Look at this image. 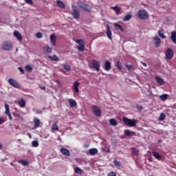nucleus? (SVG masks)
Here are the masks:
<instances>
[{
  "label": "nucleus",
  "mask_w": 176,
  "mask_h": 176,
  "mask_svg": "<svg viewBox=\"0 0 176 176\" xmlns=\"http://www.w3.org/2000/svg\"><path fill=\"white\" fill-rule=\"evenodd\" d=\"M77 5L78 8H80V9L84 12H87V13L91 12V6H89V4H86L82 1H78Z\"/></svg>",
  "instance_id": "nucleus-1"
},
{
  "label": "nucleus",
  "mask_w": 176,
  "mask_h": 176,
  "mask_svg": "<svg viewBox=\"0 0 176 176\" xmlns=\"http://www.w3.org/2000/svg\"><path fill=\"white\" fill-rule=\"evenodd\" d=\"M122 120L126 126H129V127H135L137 126V123H138V121L137 120H131L129 118H127V117H124L122 118Z\"/></svg>",
  "instance_id": "nucleus-2"
},
{
  "label": "nucleus",
  "mask_w": 176,
  "mask_h": 176,
  "mask_svg": "<svg viewBox=\"0 0 176 176\" xmlns=\"http://www.w3.org/2000/svg\"><path fill=\"white\" fill-rule=\"evenodd\" d=\"M137 16L140 20H148L149 19V14L145 10H138Z\"/></svg>",
  "instance_id": "nucleus-3"
},
{
  "label": "nucleus",
  "mask_w": 176,
  "mask_h": 176,
  "mask_svg": "<svg viewBox=\"0 0 176 176\" xmlns=\"http://www.w3.org/2000/svg\"><path fill=\"white\" fill-rule=\"evenodd\" d=\"M72 15L74 19H76V20H79V17H80V11H79L78 6H73Z\"/></svg>",
  "instance_id": "nucleus-4"
},
{
  "label": "nucleus",
  "mask_w": 176,
  "mask_h": 176,
  "mask_svg": "<svg viewBox=\"0 0 176 176\" xmlns=\"http://www.w3.org/2000/svg\"><path fill=\"white\" fill-rule=\"evenodd\" d=\"M76 43L78 45V50H79V52H85V46H86V43H85L83 40L77 39L76 40Z\"/></svg>",
  "instance_id": "nucleus-5"
},
{
  "label": "nucleus",
  "mask_w": 176,
  "mask_h": 176,
  "mask_svg": "<svg viewBox=\"0 0 176 176\" xmlns=\"http://www.w3.org/2000/svg\"><path fill=\"white\" fill-rule=\"evenodd\" d=\"M174 57V51L171 48H168L165 53L166 60H171Z\"/></svg>",
  "instance_id": "nucleus-6"
},
{
  "label": "nucleus",
  "mask_w": 176,
  "mask_h": 176,
  "mask_svg": "<svg viewBox=\"0 0 176 176\" xmlns=\"http://www.w3.org/2000/svg\"><path fill=\"white\" fill-rule=\"evenodd\" d=\"M8 83L10 86H12V87H15V89H20V87H21V85H20L19 83L13 78H9Z\"/></svg>",
  "instance_id": "nucleus-7"
},
{
  "label": "nucleus",
  "mask_w": 176,
  "mask_h": 176,
  "mask_svg": "<svg viewBox=\"0 0 176 176\" xmlns=\"http://www.w3.org/2000/svg\"><path fill=\"white\" fill-rule=\"evenodd\" d=\"M91 111L96 116H101V113H102L101 109H100L96 105H92Z\"/></svg>",
  "instance_id": "nucleus-8"
},
{
  "label": "nucleus",
  "mask_w": 176,
  "mask_h": 176,
  "mask_svg": "<svg viewBox=\"0 0 176 176\" xmlns=\"http://www.w3.org/2000/svg\"><path fill=\"white\" fill-rule=\"evenodd\" d=\"M91 66L92 68H94L98 72L100 71V63H98V61L96 60H92L91 63Z\"/></svg>",
  "instance_id": "nucleus-9"
},
{
  "label": "nucleus",
  "mask_w": 176,
  "mask_h": 176,
  "mask_svg": "<svg viewBox=\"0 0 176 176\" xmlns=\"http://www.w3.org/2000/svg\"><path fill=\"white\" fill-rule=\"evenodd\" d=\"M1 46L4 50H10V49H12V43L8 41L4 42Z\"/></svg>",
  "instance_id": "nucleus-10"
},
{
  "label": "nucleus",
  "mask_w": 176,
  "mask_h": 176,
  "mask_svg": "<svg viewBox=\"0 0 176 176\" xmlns=\"http://www.w3.org/2000/svg\"><path fill=\"white\" fill-rule=\"evenodd\" d=\"M4 107L6 108V111H5L6 115H8L10 120H12V114L10 113V108H9V104L6 103L4 104Z\"/></svg>",
  "instance_id": "nucleus-11"
},
{
  "label": "nucleus",
  "mask_w": 176,
  "mask_h": 176,
  "mask_svg": "<svg viewBox=\"0 0 176 176\" xmlns=\"http://www.w3.org/2000/svg\"><path fill=\"white\" fill-rule=\"evenodd\" d=\"M53 51V50L52 49V47H50L49 45H45L43 47V52L45 54H50L52 53V52Z\"/></svg>",
  "instance_id": "nucleus-12"
},
{
  "label": "nucleus",
  "mask_w": 176,
  "mask_h": 176,
  "mask_svg": "<svg viewBox=\"0 0 176 176\" xmlns=\"http://www.w3.org/2000/svg\"><path fill=\"white\" fill-rule=\"evenodd\" d=\"M156 82L160 85V86H164L166 85V81L163 80V78H160V76H155Z\"/></svg>",
  "instance_id": "nucleus-13"
},
{
  "label": "nucleus",
  "mask_w": 176,
  "mask_h": 176,
  "mask_svg": "<svg viewBox=\"0 0 176 176\" xmlns=\"http://www.w3.org/2000/svg\"><path fill=\"white\" fill-rule=\"evenodd\" d=\"M58 121H55L53 124H52V128H51V131L53 132L54 131H58L59 130V128H58Z\"/></svg>",
  "instance_id": "nucleus-14"
},
{
  "label": "nucleus",
  "mask_w": 176,
  "mask_h": 176,
  "mask_svg": "<svg viewBox=\"0 0 176 176\" xmlns=\"http://www.w3.org/2000/svg\"><path fill=\"white\" fill-rule=\"evenodd\" d=\"M154 39V46L155 47H159L160 46V45H162V41H160V38H159L158 37L155 36L153 37Z\"/></svg>",
  "instance_id": "nucleus-15"
},
{
  "label": "nucleus",
  "mask_w": 176,
  "mask_h": 176,
  "mask_svg": "<svg viewBox=\"0 0 176 176\" xmlns=\"http://www.w3.org/2000/svg\"><path fill=\"white\" fill-rule=\"evenodd\" d=\"M107 32H106V34H107V38H109V39H112V32L111 31V28L109 27V25H107Z\"/></svg>",
  "instance_id": "nucleus-16"
},
{
  "label": "nucleus",
  "mask_w": 176,
  "mask_h": 176,
  "mask_svg": "<svg viewBox=\"0 0 176 176\" xmlns=\"http://www.w3.org/2000/svg\"><path fill=\"white\" fill-rule=\"evenodd\" d=\"M60 153L64 155L65 156L69 157L70 153H69V150L65 148H60Z\"/></svg>",
  "instance_id": "nucleus-17"
},
{
  "label": "nucleus",
  "mask_w": 176,
  "mask_h": 176,
  "mask_svg": "<svg viewBox=\"0 0 176 176\" xmlns=\"http://www.w3.org/2000/svg\"><path fill=\"white\" fill-rule=\"evenodd\" d=\"M14 36L18 39V41H23V36H21V34L19 32V31L15 30L14 32Z\"/></svg>",
  "instance_id": "nucleus-18"
},
{
  "label": "nucleus",
  "mask_w": 176,
  "mask_h": 176,
  "mask_svg": "<svg viewBox=\"0 0 176 176\" xmlns=\"http://www.w3.org/2000/svg\"><path fill=\"white\" fill-rule=\"evenodd\" d=\"M131 155H133V156H138V155H140V151L137 149V148L133 147L131 148Z\"/></svg>",
  "instance_id": "nucleus-19"
},
{
  "label": "nucleus",
  "mask_w": 176,
  "mask_h": 176,
  "mask_svg": "<svg viewBox=\"0 0 176 176\" xmlns=\"http://www.w3.org/2000/svg\"><path fill=\"white\" fill-rule=\"evenodd\" d=\"M56 39H57V37L54 34L50 35V42L53 46H56Z\"/></svg>",
  "instance_id": "nucleus-20"
},
{
  "label": "nucleus",
  "mask_w": 176,
  "mask_h": 176,
  "mask_svg": "<svg viewBox=\"0 0 176 176\" xmlns=\"http://www.w3.org/2000/svg\"><path fill=\"white\" fill-rule=\"evenodd\" d=\"M111 62H109V60H106L104 62V69L105 71H109V69H111Z\"/></svg>",
  "instance_id": "nucleus-21"
},
{
  "label": "nucleus",
  "mask_w": 176,
  "mask_h": 176,
  "mask_svg": "<svg viewBox=\"0 0 176 176\" xmlns=\"http://www.w3.org/2000/svg\"><path fill=\"white\" fill-rule=\"evenodd\" d=\"M73 87L76 93H79V83L78 81L74 82Z\"/></svg>",
  "instance_id": "nucleus-22"
},
{
  "label": "nucleus",
  "mask_w": 176,
  "mask_h": 176,
  "mask_svg": "<svg viewBox=\"0 0 176 176\" xmlns=\"http://www.w3.org/2000/svg\"><path fill=\"white\" fill-rule=\"evenodd\" d=\"M33 122L34 123V129H38V127H39V124H41V120H39V118H34Z\"/></svg>",
  "instance_id": "nucleus-23"
},
{
  "label": "nucleus",
  "mask_w": 176,
  "mask_h": 176,
  "mask_svg": "<svg viewBox=\"0 0 176 176\" xmlns=\"http://www.w3.org/2000/svg\"><path fill=\"white\" fill-rule=\"evenodd\" d=\"M124 134L126 135V137H133L135 134V132L131 131L130 130H125Z\"/></svg>",
  "instance_id": "nucleus-24"
},
{
  "label": "nucleus",
  "mask_w": 176,
  "mask_h": 176,
  "mask_svg": "<svg viewBox=\"0 0 176 176\" xmlns=\"http://www.w3.org/2000/svg\"><path fill=\"white\" fill-rule=\"evenodd\" d=\"M113 25L117 31H121V32H123V28H122V25L119 23H114Z\"/></svg>",
  "instance_id": "nucleus-25"
},
{
  "label": "nucleus",
  "mask_w": 176,
  "mask_h": 176,
  "mask_svg": "<svg viewBox=\"0 0 176 176\" xmlns=\"http://www.w3.org/2000/svg\"><path fill=\"white\" fill-rule=\"evenodd\" d=\"M89 153L91 156H94V155H97L98 153V150L97 148H90L89 150Z\"/></svg>",
  "instance_id": "nucleus-26"
},
{
  "label": "nucleus",
  "mask_w": 176,
  "mask_h": 176,
  "mask_svg": "<svg viewBox=\"0 0 176 176\" xmlns=\"http://www.w3.org/2000/svg\"><path fill=\"white\" fill-rule=\"evenodd\" d=\"M131 12H129L128 14H126V15L124 17L123 19V21H130V20H131Z\"/></svg>",
  "instance_id": "nucleus-27"
},
{
  "label": "nucleus",
  "mask_w": 176,
  "mask_h": 176,
  "mask_svg": "<svg viewBox=\"0 0 176 176\" xmlns=\"http://www.w3.org/2000/svg\"><path fill=\"white\" fill-rule=\"evenodd\" d=\"M56 4L59 8H61L62 9L65 8V4H64V3L61 0L56 1Z\"/></svg>",
  "instance_id": "nucleus-28"
},
{
  "label": "nucleus",
  "mask_w": 176,
  "mask_h": 176,
  "mask_svg": "<svg viewBox=\"0 0 176 176\" xmlns=\"http://www.w3.org/2000/svg\"><path fill=\"white\" fill-rule=\"evenodd\" d=\"M69 104L72 108H74L76 105V100L74 99H69Z\"/></svg>",
  "instance_id": "nucleus-29"
},
{
  "label": "nucleus",
  "mask_w": 176,
  "mask_h": 176,
  "mask_svg": "<svg viewBox=\"0 0 176 176\" xmlns=\"http://www.w3.org/2000/svg\"><path fill=\"white\" fill-rule=\"evenodd\" d=\"M170 39L175 45H176V31L171 33Z\"/></svg>",
  "instance_id": "nucleus-30"
},
{
  "label": "nucleus",
  "mask_w": 176,
  "mask_h": 176,
  "mask_svg": "<svg viewBox=\"0 0 176 176\" xmlns=\"http://www.w3.org/2000/svg\"><path fill=\"white\" fill-rule=\"evenodd\" d=\"M18 104L21 108H24V107H25V100H24V99H21L18 100Z\"/></svg>",
  "instance_id": "nucleus-31"
},
{
  "label": "nucleus",
  "mask_w": 176,
  "mask_h": 176,
  "mask_svg": "<svg viewBox=\"0 0 176 176\" xmlns=\"http://www.w3.org/2000/svg\"><path fill=\"white\" fill-rule=\"evenodd\" d=\"M48 58H50V60H52V61H59L60 58H58V56H57L56 55H54V56H48Z\"/></svg>",
  "instance_id": "nucleus-32"
},
{
  "label": "nucleus",
  "mask_w": 176,
  "mask_h": 176,
  "mask_svg": "<svg viewBox=\"0 0 176 176\" xmlns=\"http://www.w3.org/2000/svg\"><path fill=\"white\" fill-rule=\"evenodd\" d=\"M153 156L157 160H160V159H162V155H160L157 152H153Z\"/></svg>",
  "instance_id": "nucleus-33"
},
{
  "label": "nucleus",
  "mask_w": 176,
  "mask_h": 176,
  "mask_svg": "<svg viewBox=\"0 0 176 176\" xmlns=\"http://www.w3.org/2000/svg\"><path fill=\"white\" fill-rule=\"evenodd\" d=\"M160 98L162 101H166L168 98V95L167 94H164L160 96Z\"/></svg>",
  "instance_id": "nucleus-34"
},
{
  "label": "nucleus",
  "mask_w": 176,
  "mask_h": 176,
  "mask_svg": "<svg viewBox=\"0 0 176 176\" xmlns=\"http://www.w3.org/2000/svg\"><path fill=\"white\" fill-rule=\"evenodd\" d=\"M111 9H113V10H115L117 14H119V13H120V8L118 7V6L111 7Z\"/></svg>",
  "instance_id": "nucleus-35"
},
{
  "label": "nucleus",
  "mask_w": 176,
  "mask_h": 176,
  "mask_svg": "<svg viewBox=\"0 0 176 176\" xmlns=\"http://www.w3.org/2000/svg\"><path fill=\"white\" fill-rule=\"evenodd\" d=\"M109 123L111 126H116L118 124V121L113 118H111L109 120Z\"/></svg>",
  "instance_id": "nucleus-36"
},
{
  "label": "nucleus",
  "mask_w": 176,
  "mask_h": 176,
  "mask_svg": "<svg viewBox=\"0 0 176 176\" xmlns=\"http://www.w3.org/2000/svg\"><path fill=\"white\" fill-rule=\"evenodd\" d=\"M18 162L22 164L23 166H28L30 164V162H28V161L24 160H19L18 161Z\"/></svg>",
  "instance_id": "nucleus-37"
},
{
  "label": "nucleus",
  "mask_w": 176,
  "mask_h": 176,
  "mask_svg": "<svg viewBox=\"0 0 176 176\" xmlns=\"http://www.w3.org/2000/svg\"><path fill=\"white\" fill-rule=\"evenodd\" d=\"M158 35L160 36V38H162V39H166V35H164L163 30H160L158 32Z\"/></svg>",
  "instance_id": "nucleus-38"
},
{
  "label": "nucleus",
  "mask_w": 176,
  "mask_h": 176,
  "mask_svg": "<svg viewBox=\"0 0 176 176\" xmlns=\"http://www.w3.org/2000/svg\"><path fill=\"white\" fill-rule=\"evenodd\" d=\"M32 145L34 148H38L39 146V142L38 140H34L32 142Z\"/></svg>",
  "instance_id": "nucleus-39"
},
{
  "label": "nucleus",
  "mask_w": 176,
  "mask_h": 176,
  "mask_svg": "<svg viewBox=\"0 0 176 176\" xmlns=\"http://www.w3.org/2000/svg\"><path fill=\"white\" fill-rule=\"evenodd\" d=\"M116 67L118 68V69L122 71V63H120V61H117Z\"/></svg>",
  "instance_id": "nucleus-40"
},
{
  "label": "nucleus",
  "mask_w": 176,
  "mask_h": 176,
  "mask_svg": "<svg viewBox=\"0 0 176 176\" xmlns=\"http://www.w3.org/2000/svg\"><path fill=\"white\" fill-rule=\"evenodd\" d=\"M166 119V114L164 113H161L159 117V120H164Z\"/></svg>",
  "instance_id": "nucleus-41"
},
{
  "label": "nucleus",
  "mask_w": 176,
  "mask_h": 176,
  "mask_svg": "<svg viewBox=\"0 0 176 176\" xmlns=\"http://www.w3.org/2000/svg\"><path fill=\"white\" fill-rule=\"evenodd\" d=\"M74 171L76 174H82V169H80L79 167H76L74 168Z\"/></svg>",
  "instance_id": "nucleus-42"
},
{
  "label": "nucleus",
  "mask_w": 176,
  "mask_h": 176,
  "mask_svg": "<svg viewBox=\"0 0 176 176\" xmlns=\"http://www.w3.org/2000/svg\"><path fill=\"white\" fill-rule=\"evenodd\" d=\"M63 69H64L65 71H71V66H69V65H68V64H65V65L63 66Z\"/></svg>",
  "instance_id": "nucleus-43"
},
{
  "label": "nucleus",
  "mask_w": 176,
  "mask_h": 176,
  "mask_svg": "<svg viewBox=\"0 0 176 176\" xmlns=\"http://www.w3.org/2000/svg\"><path fill=\"white\" fill-rule=\"evenodd\" d=\"M126 68L129 71V72H131V69L133 68L132 65L125 64Z\"/></svg>",
  "instance_id": "nucleus-44"
},
{
  "label": "nucleus",
  "mask_w": 176,
  "mask_h": 176,
  "mask_svg": "<svg viewBox=\"0 0 176 176\" xmlns=\"http://www.w3.org/2000/svg\"><path fill=\"white\" fill-rule=\"evenodd\" d=\"M25 68L28 72H31V71H32V67H31V65H27Z\"/></svg>",
  "instance_id": "nucleus-45"
},
{
  "label": "nucleus",
  "mask_w": 176,
  "mask_h": 176,
  "mask_svg": "<svg viewBox=\"0 0 176 176\" xmlns=\"http://www.w3.org/2000/svg\"><path fill=\"white\" fill-rule=\"evenodd\" d=\"M43 35L41 32H37L36 34V37L38 38V39H41L42 38Z\"/></svg>",
  "instance_id": "nucleus-46"
},
{
  "label": "nucleus",
  "mask_w": 176,
  "mask_h": 176,
  "mask_svg": "<svg viewBox=\"0 0 176 176\" xmlns=\"http://www.w3.org/2000/svg\"><path fill=\"white\" fill-rule=\"evenodd\" d=\"M114 164H115V166H116L117 167H120V166H121L120 162L117 161V160H115V161H114Z\"/></svg>",
  "instance_id": "nucleus-47"
},
{
  "label": "nucleus",
  "mask_w": 176,
  "mask_h": 176,
  "mask_svg": "<svg viewBox=\"0 0 176 176\" xmlns=\"http://www.w3.org/2000/svg\"><path fill=\"white\" fill-rule=\"evenodd\" d=\"M107 176H116V173L115 172H110Z\"/></svg>",
  "instance_id": "nucleus-48"
},
{
  "label": "nucleus",
  "mask_w": 176,
  "mask_h": 176,
  "mask_svg": "<svg viewBox=\"0 0 176 176\" xmlns=\"http://www.w3.org/2000/svg\"><path fill=\"white\" fill-rule=\"evenodd\" d=\"M25 2H26L29 5H32V0H25Z\"/></svg>",
  "instance_id": "nucleus-49"
},
{
  "label": "nucleus",
  "mask_w": 176,
  "mask_h": 176,
  "mask_svg": "<svg viewBox=\"0 0 176 176\" xmlns=\"http://www.w3.org/2000/svg\"><path fill=\"white\" fill-rule=\"evenodd\" d=\"M18 69L20 71V72L24 74V69H23L21 67H18Z\"/></svg>",
  "instance_id": "nucleus-50"
},
{
  "label": "nucleus",
  "mask_w": 176,
  "mask_h": 176,
  "mask_svg": "<svg viewBox=\"0 0 176 176\" xmlns=\"http://www.w3.org/2000/svg\"><path fill=\"white\" fill-rule=\"evenodd\" d=\"M42 110H36L35 111V113L41 115V113H42Z\"/></svg>",
  "instance_id": "nucleus-51"
},
{
  "label": "nucleus",
  "mask_w": 176,
  "mask_h": 176,
  "mask_svg": "<svg viewBox=\"0 0 176 176\" xmlns=\"http://www.w3.org/2000/svg\"><path fill=\"white\" fill-rule=\"evenodd\" d=\"M136 108H137L138 111H141L142 109V107L141 105H137Z\"/></svg>",
  "instance_id": "nucleus-52"
},
{
  "label": "nucleus",
  "mask_w": 176,
  "mask_h": 176,
  "mask_svg": "<svg viewBox=\"0 0 176 176\" xmlns=\"http://www.w3.org/2000/svg\"><path fill=\"white\" fill-rule=\"evenodd\" d=\"M141 64H142L143 67H144V68H146L147 65L146 63H144V62H141Z\"/></svg>",
  "instance_id": "nucleus-53"
},
{
  "label": "nucleus",
  "mask_w": 176,
  "mask_h": 176,
  "mask_svg": "<svg viewBox=\"0 0 176 176\" xmlns=\"http://www.w3.org/2000/svg\"><path fill=\"white\" fill-rule=\"evenodd\" d=\"M3 122V119L2 118H0V124H2V122Z\"/></svg>",
  "instance_id": "nucleus-54"
},
{
  "label": "nucleus",
  "mask_w": 176,
  "mask_h": 176,
  "mask_svg": "<svg viewBox=\"0 0 176 176\" xmlns=\"http://www.w3.org/2000/svg\"><path fill=\"white\" fill-rule=\"evenodd\" d=\"M158 143L159 144L162 143V140L161 139L158 140Z\"/></svg>",
  "instance_id": "nucleus-55"
},
{
  "label": "nucleus",
  "mask_w": 176,
  "mask_h": 176,
  "mask_svg": "<svg viewBox=\"0 0 176 176\" xmlns=\"http://www.w3.org/2000/svg\"><path fill=\"white\" fill-rule=\"evenodd\" d=\"M3 146L2 144L0 143V149H2Z\"/></svg>",
  "instance_id": "nucleus-56"
},
{
  "label": "nucleus",
  "mask_w": 176,
  "mask_h": 176,
  "mask_svg": "<svg viewBox=\"0 0 176 176\" xmlns=\"http://www.w3.org/2000/svg\"><path fill=\"white\" fill-rule=\"evenodd\" d=\"M41 89H42L43 90H45V86L41 87Z\"/></svg>",
  "instance_id": "nucleus-57"
},
{
  "label": "nucleus",
  "mask_w": 176,
  "mask_h": 176,
  "mask_svg": "<svg viewBox=\"0 0 176 176\" xmlns=\"http://www.w3.org/2000/svg\"><path fill=\"white\" fill-rule=\"evenodd\" d=\"M28 137L31 138V133H28Z\"/></svg>",
  "instance_id": "nucleus-58"
},
{
  "label": "nucleus",
  "mask_w": 176,
  "mask_h": 176,
  "mask_svg": "<svg viewBox=\"0 0 176 176\" xmlns=\"http://www.w3.org/2000/svg\"><path fill=\"white\" fill-rule=\"evenodd\" d=\"M45 138H47V136H45Z\"/></svg>",
  "instance_id": "nucleus-59"
},
{
  "label": "nucleus",
  "mask_w": 176,
  "mask_h": 176,
  "mask_svg": "<svg viewBox=\"0 0 176 176\" xmlns=\"http://www.w3.org/2000/svg\"><path fill=\"white\" fill-rule=\"evenodd\" d=\"M148 160H150V161H151V159H148Z\"/></svg>",
  "instance_id": "nucleus-60"
}]
</instances>
